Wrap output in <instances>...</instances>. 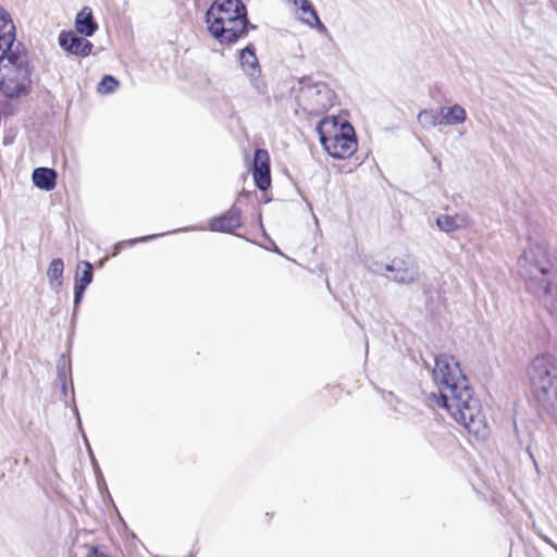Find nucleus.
I'll list each match as a JSON object with an SVG mask.
<instances>
[{
	"mask_svg": "<svg viewBox=\"0 0 557 557\" xmlns=\"http://www.w3.org/2000/svg\"><path fill=\"white\" fill-rule=\"evenodd\" d=\"M434 380L443 386L440 395L433 394L435 404L447 410L450 417L478 440L490 433L480 400L467 384L459 362L449 355L435 358Z\"/></svg>",
	"mask_w": 557,
	"mask_h": 557,
	"instance_id": "obj_1",
	"label": "nucleus"
},
{
	"mask_svg": "<svg viewBox=\"0 0 557 557\" xmlns=\"http://www.w3.org/2000/svg\"><path fill=\"white\" fill-rule=\"evenodd\" d=\"M528 289L542 299L557 298V267L547 259L545 246L530 244L518 260Z\"/></svg>",
	"mask_w": 557,
	"mask_h": 557,
	"instance_id": "obj_2",
	"label": "nucleus"
},
{
	"mask_svg": "<svg viewBox=\"0 0 557 557\" xmlns=\"http://www.w3.org/2000/svg\"><path fill=\"white\" fill-rule=\"evenodd\" d=\"M531 392L557 421V363L553 356H537L529 367Z\"/></svg>",
	"mask_w": 557,
	"mask_h": 557,
	"instance_id": "obj_3",
	"label": "nucleus"
},
{
	"mask_svg": "<svg viewBox=\"0 0 557 557\" xmlns=\"http://www.w3.org/2000/svg\"><path fill=\"white\" fill-rule=\"evenodd\" d=\"M298 102L310 115H320L334 106V91L322 82L306 79L300 82Z\"/></svg>",
	"mask_w": 557,
	"mask_h": 557,
	"instance_id": "obj_4",
	"label": "nucleus"
},
{
	"mask_svg": "<svg viewBox=\"0 0 557 557\" xmlns=\"http://www.w3.org/2000/svg\"><path fill=\"white\" fill-rule=\"evenodd\" d=\"M368 268L377 275L401 284H411L419 276V267L411 256L396 257L389 263L372 260L368 262Z\"/></svg>",
	"mask_w": 557,
	"mask_h": 557,
	"instance_id": "obj_5",
	"label": "nucleus"
},
{
	"mask_svg": "<svg viewBox=\"0 0 557 557\" xmlns=\"http://www.w3.org/2000/svg\"><path fill=\"white\" fill-rule=\"evenodd\" d=\"M320 141L325 151L335 159H346L357 149L354 128L347 124L333 135L326 136L320 128Z\"/></svg>",
	"mask_w": 557,
	"mask_h": 557,
	"instance_id": "obj_6",
	"label": "nucleus"
},
{
	"mask_svg": "<svg viewBox=\"0 0 557 557\" xmlns=\"http://www.w3.org/2000/svg\"><path fill=\"white\" fill-rule=\"evenodd\" d=\"M249 25L247 17L215 20L208 24V29L213 38L220 44H234L248 33Z\"/></svg>",
	"mask_w": 557,
	"mask_h": 557,
	"instance_id": "obj_7",
	"label": "nucleus"
},
{
	"mask_svg": "<svg viewBox=\"0 0 557 557\" xmlns=\"http://www.w3.org/2000/svg\"><path fill=\"white\" fill-rule=\"evenodd\" d=\"M239 63L243 72L247 75L251 86L259 94L267 92V84L261 76V66L256 55L252 45L240 50Z\"/></svg>",
	"mask_w": 557,
	"mask_h": 557,
	"instance_id": "obj_8",
	"label": "nucleus"
},
{
	"mask_svg": "<svg viewBox=\"0 0 557 557\" xmlns=\"http://www.w3.org/2000/svg\"><path fill=\"white\" fill-rule=\"evenodd\" d=\"M207 24L215 20L227 17H247L246 8L240 0H216L206 14Z\"/></svg>",
	"mask_w": 557,
	"mask_h": 557,
	"instance_id": "obj_9",
	"label": "nucleus"
},
{
	"mask_svg": "<svg viewBox=\"0 0 557 557\" xmlns=\"http://www.w3.org/2000/svg\"><path fill=\"white\" fill-rule=\"evenodd\" d=\"M15 25L10 14L0 8V59L16 49Z\"/></svg>",
	"mask_w": 557,
	"mask_h": 557,
	"instance_id": "obj_10",
	"label": "nucleus"
},
{
	"mask_svg": "<svg viewBox=\"0 0 557 557\" xmlns=\"http://www.w3.org/2000/svg\"><path fill=\"white\" fill-rule=\"evenodd\" d=\"M253 180L257 187L267 190L271 185L270 156L264 149H257L253 158Z\"/></svg>",
	"mask_w": 557,
	"mask_h": 557,
	"instance_id": "obj_11",
	"label": "nucleus"
},
{
	"mask_svg": "<svg viewBox=\"0 0 557 557\" xmlns=\"http://www.w3.org/2000/svg\"><path fill=\"white\" fill-rule=\"evenodd\" d=\"M59 45L65 51L77 57L89 55L94 47L89 40L77 36L74 32H62L59 35Z\"/></svg>",
	"mask_w": 557,
	"mask_h": 557,
	"instance_id": "obj_12",
	"label": "nucleus"
},
{
	"mask_svg": "<svg viewBox=\"0 0 557 557\" xmlns=\"http://www.w3.org/2000/svg\"><path fill=\"white\" fill-rule=\"evenodd\" d=\"M435 223L442 232L451 233L471 227L473 220L467 212H457L454 214H440Z\"/></svg>",
	"mask_w": 557,
	"mask_h": 557,
	"instance_id": "obj_13",
	"label": "nucleus"
},
{
	"mask_svg": "<svg viewBox=\"0 0 557 557\" xmlns=\"http://www.w3.org/2000/svg\"><path fill=\"white\" fill-rule=\"evenodd\" d=\"M209 225L213 232L231 233L242 225V212L238 208L232 207L223 214L212 218Z\"/></svg>",
	"mask_w": 557,
	"mask_h": 557,
	"instance_id": "obj_14",
	"label": "nucleus"
},
{
	"mask_svg": "<svg viewBox=\"0 0 557 557\" xmlns=\"http://www.w3.org/2000/svg\"><path fill=\"white\" fill-rule=\"evenodd\" d=\"M298 11L299 20L311 28H315L321 34H327L326 26L320 21L317 11L309 0H299L295 5Z\"/></svg>",
	"mask_w": 557,
	"mask_h": 557,
	"instance_id": "obj_15",
	"label": "nucleus"
},
{
	"mask_svg": "<svg viewBox=\"0 0 557 557\" xmlns=\"http://www.w3.org/2000/svg\"><path fill=\"white\" fill-rule=\"evenodd\" d=\"M92 265L88 261H84L77 267V273L75 276V293L74 302L75 306L81 301L87 286L92 282Z\"/></svg>",
	"mask_w": 557,
	"mask_h": 557,
	"instance_id": "obj_16",
	"label": "nucleus"
},
{
	"mask_svg": "<svg viewBox=\"0 0 557 557\" xmlns=\"http://www.w3.org/2000/svg\"><path fill=\"white\" fill-rule=\"evenodd\" d=\"M75 28L77 33L90 37L98 29V25L94 20L92 12L89 8L85 7L81 10L75 17Z\"/></svg>",
	"mask_w": 557,
	"mask_h": 557,
	"instance_id": "obj_17",
	"label": "nucleus"
},
{
	"mask_svg": "<svg viewBox=\"0 0 557 557\" xmlns=\"http://www.w3.org/2000/svg\"><path fill=\"white\" fill-rule=\"evenodd\" d=\"M35 186L46 191H50L55 187L57 173L49 168H37L32 175Z\"/></svg>",
	"mask_w": 557,
	"mask_h": 557,
	"instance_id": "obj_18",
	"label": "nucleus"
},
{
	"mask_svg": "<svg viewBox=\"0 0 557 557\" xmlns=\"http://www.w3.org/2000/svg\"><path fill=\"white\" fill-rule=\"evenodd\" d=\"M442 124L446 125H458L462 124L467 119V112L460 104H454L453 107L441 108Z\"/></svg>",
	"mask_w": 557,
	"mask_h": 557,
	"instance_id": "obj_19",
	"label": "nucleus"
},
{
	"mask_svg": "<svg viewBox=\"0 0 557 557\" xmlns=\"http://www.w3.org/2000/svg\"><path fill=\"white\" fill-rule=\"evenodd\" d=\"M63 271L64 263L62 259L55 258L50 262L47 271V277L52 288H58L62 285Z\"/></svg>",
	"mask_w": 557,
	"mask_h": 557,
	"instance_id": "obj_20",
	"label": "nucleus"
},
{
	"mask_svg": "<svg viewBox=\"0 0 557 557\" xmlns=\"http://www.w3.org/2000/svg\"><path fill=\"white\" fill-rule=\"evenodd\" d=\"M418 122L424 128L435 127L442 124L440 114L436 110L424 109L418 113Z\"/></svg>",
	"mask_w": 557,
	"mask_h": 557,
	"instance_id": "obj_21",
	"label": "nucleus"
},
{
	"mask_svg": "<svg viewBox=\"0 0 557 557\" xmlns=\"http://www.w3.org/2000/svg\"><path fill=\"white\" fill-rule=\"evenodd\" d=\"M119 86V82L111 75H106L98 84V91L103 95L113 92Z\"/></svg>",
	"mask_w": 557,
	"mask_h": 557,
	"instance_id": "obj_22",
	"label": "nucleus"
},
{
	"mask_svg": "<svg viewBox=\"0 0 557 557\" xmlns=\"http://www.w3.org/2000/svg\"><path fill=\"white\" fill-rule=\"evenodd\" d=\"M87 557H110L108 555H106L104 553L100 552L97 547H92Z\"/></svg>",
	"mask_w": 557,
	"mask_h": 557,
	"instance_id": "obj_23",
	"label": "nucleus"
},
{
	"mask_svg": "<svg viewBox=\"0 0 557 557\" xmlns=\"http://www.w3.org/2000/svg\"><path fill=\"white\" fill-rule=\"evenodd\" d=\"M157 236H158V235L143 236V237H140V238L131 239V240H128L127 243H128L129 245H133V244L140 243V242H147V240H149V239H151V238H154V237H157Z\"/></svg>",
	"mask_w": 557,
	"mask_h": 557,
	"instance_id": "obj_24",
	"label": "nucleus"
},
{
	"mask_svg": "<svg viewBox=\"0 0 557 557\" xmlns=\"http://www.w3.org/2000/svg\"><path fill=\"white\" fill-rule=\"evenodd\" d=\"M272 518H273V513L267 512L265 516H264V523L265 524H270Z\"/></svg>",
	"mask_w": 557,
	"mask_h": 557,
	"instance_id": "obj_25",
	"label": "nucleus"
},
{
	"mask_svg": "<svg viewBox=\"0 0 557 557\" xmlns=\"http://www.w3.org/2000/svg\"><path fill=\"white\" fill-rule=\"evenodd\" d=\"M124 244H125L124 242H121V243H117V244L115 245V251H114V253H113L114 256L117 253L119 248H120L122 245H124Z\"/></svg>",
	"mask_w": 557,
	"mask_h": 557,
	"instance_id": "obj_26",
	"label": "nucleus"
},
{
	"mask_svg": "<svg viewBox=\"0 0 557 557\" xmlns=\"http://www.w3.org/2000/svg\"><path fill=\"white\" fill-rule=\"evenodd\" d=\"M288 1L292 2L294 5H298L299 0H288Z\"/></svg>",
	"mask_w": 557,
	"mask_h": 557,
	"instance_id": "obj_27",
	"label": "nucleus"
}]
</instances>
